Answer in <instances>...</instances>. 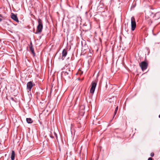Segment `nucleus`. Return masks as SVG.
Returning <instances> with one entry per match:
<instances>
[{"instance_id":"nucleus-1","label":"nucleus","mask_w":160,"mask_h":160,"mask_svg":"<svg viewBox=\"0 0 160 160\" xmlns=\"http://www.w3.org/2000/svg\"><path fill=\"white\" fill-rule=\"evenodd\" d=\"M38 25L37 27V29L36 32L35 33L36 34H38L41 33L43 28L42 22L41 19L39 18L38 20Z\"/></svg>"},{"instance_id":"nucleus-2","label":"nucleus","mask_w":160,"mask_h":160,"mask_svg":"<svg viewBox=\"0 0 160 160\" xmlns=\"http://www.w3.org/2000/svg\"><path fill=\"white\" fill-rule=\"evenodd\" d=\"M139 65L141 67L142 70L144 71L147 68L148 63L145 61H142L139 64Z\"/></svg>"},{"instance_id":"nucleus-3","label":"nucleus","mask_w":160,"mask_h":160,"mask_svg":"<svg viewBox=\"0 0 160 160\" xmlns=\"http://www.w3.org/2000/svg\"><path fill=\"white\" fill-rule=\"evenodd\" d=\"M131 30L134 31L136 27V23L134 18L132 17L131 18Z\"/></svg>"},{"instance_id":"nucleus-4","label":"nucleus","mask_w":160,"mask_h":160,"mask_svg":"<svg viewBox=\"0 0 160 160\" xmlns=\"http://www.w3.org/2000/svg\"><path fill=\"white\" fill-rule=\"evenodd\" d=\"M68 73L67 72L63 71L62 72L61 76L62 77H63L68 80H69L70 78L69 76H68Z\"/></svg>"},{"instance_id":"nucleus-5","label":"nucleus","mask_w":160,"mask_h":160,"mask_svg":"<svg viewBox=\"0 0 160 160\" xmlns=\"http://www.w3.org/2000/svg\"><path fill=\"white\" fill-rule=\"evenodd\" d=\"M97 85V83L95 82H92L91 84V87L90 89L91 93H93L94 92L95 88Z\"/></svg>"},{"instance_id":"nucleus-6","label":"nucleus","mask_w":160,"mask_h":160,"mask_svg":"<svg viewBox=\"0 0 160 160\" xmlns=\"http://www.w3.org/2000/svg\"><path fill=\"white\" fill-rule=\"evenodd\" d=\"M34 85V83L32 82L31 81L28 82L27 84V89L31 91L32 88Z\"/></svg>"},{"instance_id":"nucleus-7","label":"nucleus","mask_w":160,"mask_h":160,"mask_svg":"<svg viewBox=\"0 0 160 160\" xmlns=\"http://www.w3.org/2000/svg\"><path fill=\"white\" fill-rule=\"evenodd\" d=\"M11 18L16 22H19V20L16 15H15L13 13H12Z\"/></svg>"},{"instance_id":"nucleus-8","label":"nucleus","mask_w":160,"mask_h":160,"mask_svg":"<svg viewBox=\"0 0 160 160\" xmlns=\"http://www.w3.org/2000/svg\"><path fill=\"white\" fill-rule=\"evenodd\" d=\"M29 48L30 50L31 51L32 53H33L34 55H35V53H34V48L33 47V45L32 42H31L30 43Z\"/></svg>"},{"instance_id":"nucleus-9","label":"nucleus","mask_w":160,"mask_h":160,"mask_svg":"<svg viewBox=\"0 0 160 160\" xmlns=\"http://www.w3.org/2000/svg\"><path fill=\"white\" fill-rule=\"evenodd\" d=\"M155 20H158L160 18V12H157L154 16Z\"/></svg>"},{"instance_id":"nucleus-10","label":"nucleus","mask_w":160,"mask_h":160,"mask_svg":"<svg viewBox=\"0 0 160 160\" xmlns=\"http://www.w3.org/2000/svg\"><path fill=\"white\" fill-rule=\"evenodd\" d=\"M67 54V50L65 49H64L62 52V58L63 57L65 58Z\"/></svg>"},{"instance_id":"nucleus-11","label":"nucleus","mask_w":160,"mask_h":160,"mask_svg":"<svg viewBox=\"0 0 160 160\" xmlns=\"http://www.w3.org/2000/svg\"><path fill=\"white\" fill-rule=\"evenodd\" d=\"M15 155V154L14 151L13 150L12 151L11 155V159L12 160H14Z\"/></svg>"},{"instance_id":"nucleus-12","label":"nucleus","mask_w":160,"mask_h":160,"mask_svg":"<svg viewBox=\"0 0 160 160\" xmlns=\"http://www.w3.org/2000/svg\"><path fill=\"white\" fill-rule=\"evenodd\" d=\"M26 121L28 123H31L33 122L32 120L30 118H26Z\"/></svg>"},{"instance_id":"nucleus-13","label":"nucleus","mask_w":160,"mask_h":160,"mask_svg":"<svg viewBox=\"0 0 160 160\" xmlns=\"http://www.w3.org/2000/svg\"><path fill=\"white\" fill-rule=\"evenodd\" d=\"M10 99L12 101H14V102H17V100H16V98H14L11 97L10 98Z\"/></svg>"},{"instance_id":"nucleus-14","label":"nucleus","mask_w":160,"mask_h":160,"mask_svg":"<svg viewBox=\"0 0 160 160\" xmlns=\"http://www.w3.org/2000/svg\"><path fill=\"white\" fill-rule=\"evenodd\" d=\"M117 112V111H116L115 110V111L114 112V115H113V118H114V117L115 116Z\"/></svg>"},{"instance_id":"nucleus-15","label":"nucleus","mask_w":160,"mask_h":160,"mask_svg":"<svg viewBox=\"0 0 160 160\" xmlns=\"http://www.w3.org/2000/svg\"><path fill=\"white\" fill-rule=\"evenodd\" d=\"M154 153L153 152H152L150 154V156L152 157H153L154 156Z\"/></svg>"},{"instance_id":"nucleus-16","label":"nucleus","mask_w":160,"mask_h":160,"mask_svg":"<svg viewBox=\"0 0 160 160\" xmlns=\"http://www.w3.org/2000/svg\"><path fill=\"white\" fill-rule=\"evenodd\" d=\"M54 135L55 136V137H56V138L57 139V135L56 133L54 132Z\"/></svg>"},{"instance_id":"nucleus-17","label":"nucleus","mask_w":160,"mask_h":160,"mask_svg":"<svg viewBox=\"0 0 160 160\" xmlns=\"http://www.w3.org/2000/svg\"><path fill=\"white\" fill-rule=\"evenodd\" d=\"M118 106H117L115 108V110L116 111H118Z\"/></svg>"},{"instance_id":"nucleus-18","label":"nucleus","mask_w":160,"mask_h":160,"mask_svg":"<svg viewBox=\"0 0 160 160\" xmlns=\"http://www.w3.org/2000/svg\"><path fill=\"white\" fill-rule=\"evenodd\" d=\"M148 160H152V158H148Z\"/></svg>"},{"instance_id":"nucleus-19","label":"nucleus","mask_w":160,"mask_h":160,"mask_svg":"<svg viewBox=\"0 0 160 160\" xmlns=\"http://www.w3.org/2000/svg\"><path fill=\"white\" fill-rule=\"evenodd\" d=\"M50 136L52 138H54V137L52 134H51Z\"/></svg>"},{"instance_id":"nucleus-20","label":"nucleus","mask_w":160,"mask_h":160,"mask_svg":"<svg viewBox=\"0 0 160 160\" xmlns=\"http://www.w3.org/2000/svg\"><path fill=\"white\" fill-rule=\"evenodd\" d=\"M0 17H2V15L1 14H0Z\"/></svg>"},{"instance_id":"nucleus-21","label":"nucleus","mask_w":160,"mask_h":160,"mask_svg":"<svg viewBox=\"0 0 160 160\" xmlns=\"http://www.w3.org/2000/svg\"><path fill=\"white\" fill-rule=\"evenodd\" d=\"M2 21V19L0 18V22H1V21Z\"/></svg>"},{"instance_id":"nucleus-22","label":"nucleus","mask_w":160,"mask_h":160,"mask_svg":"<svg viewBox=\"0 0 160 160\" xmlns=\"http://www.w3.org/2000/svg\"><path fill=\"white\" fill-rule=\"evenodd\" d=\"M159 118H160V114L159 116Z\"/></svg>"}]
</instances>
